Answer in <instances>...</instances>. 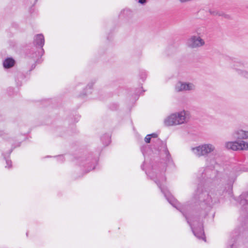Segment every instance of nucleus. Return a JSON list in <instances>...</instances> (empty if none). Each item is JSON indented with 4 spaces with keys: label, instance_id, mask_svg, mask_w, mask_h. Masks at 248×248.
Here are the masks:
<instances>
[{
    "label": "nucleus",
    "instance_id": "f257e3e1",
    "mask_svg": "<svg viewBox=\"0 0 248 248\" xmlns=\"http://www.w3.org/2000/svg\"><path fill=\"white\" fill-rule=\"evenodd\" d=\"M157 152L160 157V161L151 165L146 174L153 180L164 194L168 202L179 211L185 217L190 226L194 235L198 239L206 241L203 230V219L214 205L220 202L228 191L222 184L211 187L209 191L204 190V186L199 184L194 192L191 202L181 205L170 194L167 188L163 185L166 178L164 175L167 167H175L171 155L168 149L166 142L159 139L157 140ZM231 192L228 191L229 194Z\"/></svg>",
    "mask_w": 248,
    "mask_h": 248
},
{
    "label": "nucleus",
    "instance_id": "f03ea898",
    "mask_svg": "<svg viewBox=\"0 0 248 248\" xmlns=\"http://www.w3.org/2000/svg\"><path fill=\"white\" fill-rule=\"evenodd\" d=\"M238 202L241 205L239 220L244 228L242 235L248 238V192L243 193L238 198Z\"/></svg>",
    "mask_w": 248,
    "mask_h": 248
},
{
    "label": "nucleus",
    "instance_id": "7ed1b4c3",
    "mask_svg": "<svg viewBox=\"0 0 248 248\" xmlns=\"http://www.w3.org/2000/svg\"><path fill=\"white\" fill-rule=\"evenodd\" d=\"M99 154L93 155L89 153L78 159L79 165L83 168V171L87 173L95 169L99 160Z\"/></svg>",
    "mask_w": 248,
    "mask_h": 248
},
{
    "label": "nucleus",
    "instance_id": "20e7f679",
    "mask_svg": "<svg viewBox=\"0 0 248 248\" xmlns=\"http://www.w3.org/2000/svg\"><path fill=\"white\" fill-rule=\"evenodd\" d=\"M193 153L197 156H207L209 154H213L215 147L211 144H203L191 149Z\"/></svg>",
    "mask_w": 248,
    "mask_h": 248
},
{
    "label": "nucleus",
    "instance_id": "39448f33",
    "mask_svg": "<svg viewBox=\"0 0 248 248\" xmlns=\"http://www.w3.org/2000/svg\"><path fill=\"white\" fill-rule=\"evenodd\" d=\"M219 172L215 169L210 168H206L202 173V177L205 183L214 182L217 181Z\"/></svg>",
    "mask_w": 248,
    "mask_h": 248
},
{
    "label": "nucleus",
    "instance_id": "423d86ee",
    "mask_svg": "<svg viewBox=\"0 0 248 248\" xmlns=\"http://www.w3.org/2000/svg\"><path fill=\"white\" fill-rule=\"evenodd\" d=\"M205 42L200 37L192 36L187 41V46L192 48H197L203 46Z\"/></svg>",
    "mask_w": 248,
    "mask_h": 248
},
{
    "label": "nucleus",
    "instance_id": "0eeeda50",
    "mask_svg": "<svg viewBox=\"0 0 248 248\" xmlns=\"http://www.w3.org/2000/svg\"><path fill=\"white\" fill-rule=\"evenodd\" d=\"M195 89V86L192 83L179 81L175 85V90L177 92L191 91L194 90Z\"/></svg>",
    "mask_w": 248,
    "mask_h": 248
},
{
    "label": "nucleus",
    "instance_id": "6e6552de",
    "mask_svg": "<svg viewBox=\"0 0 248 248\" xmlns=\"http://www.w3.org/2000/svg\"><path fill=\"white\" fill-rule=\"evenodd\" d=\"M241 236L240 231L238 230H234L231 234V239L228 243V247L229 248H233L235 246L237 241Z\"/></svg>",
    "mask_w": 248,
    "mask_h": 248
},
{
    "label": "nucleus",
    "instance_id": "1a4fd4ad",
    "mask_svg": "<svg viewBox=\"0 0 248 248\" xmlns=\"http://www.w3.org/2000/svg\"><path fill=\"white\" fill-rule=\"evenodd\" d=\"M140 150L145 158V160L140 167L143 170H144V164L145 161L147 160V158L149 156H151L152 154H153V151L148 145L145 144L141 146Z\"/></svg>",
    "mask_w": 248,
    "mask_h": 248
},
{
    "label": "nucleus",
    "instance_id": "9d476101",
    "mask_svg": "<svg viewBox=\"0 0 248 248\" xmlns=\"http://www.w3.org/2000/svg\"><path fill=\"white\" fill-rule=\"evenodd\" d=\"M240 171H248V168L241 166H235L232 168V170L229 174L231 181H234L237 177V173Z\"/></svg>",
    "mask_w": 248,
    "mask_h": 248
},
{
    "label": "nucleus",
    "instance_id": "9b49d317",
    "mask_svg": "<svg viewBox=\"0 0 248 248\" xmlns=\"http://www.w3.org/2000/svg\"><path fill=\"white\" fill-rule=\"evenodd\" d=\"M36 67L35 63H33L31 66L30 67V69L27 70H23L22 72H19L17 73V77L16 78V82L17 86H21L22 85V82L21 81L19 80V78L20 79H24L25 78H26V76L25 75V74H28V72H30L31 71H32L33 69H34Z\"/></svg>",
    "mask_w": 248,
    "mask_h": 248
},
{
    "label": "nucleus",
    "instance_id": "f8f14e48",
    "mask_svg": "<svg viewBox=\"0 0 248 248\" xmlns=\"http://www.w3.org/2000/svg\"><path fill=\"white\" fill-rule=\"evenodd\" d=\"M96 80L95 78L92 79L89 83L87 84L86 88L83 90L82 93L79 94V97H84L85 96H87L92 92L93 87L96 82Z\"/></svg>",
    "mask_w": 248,
    "mask_h": 248
},
{
    "label": "nucleus",
    "instance_id": "ddd939ff",
    "mask_svg": "<svg viewBox=\"0 0 248 248\" xmlns=\"http://www.w3.org/2000/svg\"><path fill=\"white\" fill-rule=\"evenodd\" d=\"M20 145V142L18 143L17 145H12L11 149L8 151L7 153H2V155L3 156L4 159L5 160L7 166H5L6 168L8 167V168H10L12 167V161L10 159H9L8 158L9 157L10 154L13 152V150L16 147H19Z\"/></svg>",
    "mask_w": 248,
    "mask_h": 248
},
{
    "label": "nucleus",
    "instance_id": "4468645a",
    "mask_svg": "<svg viewBox=\"0 0 248 248\" xmlns=\"http://www.w3.org/2000/svg\"><path fill=\"white\" fill-rule=\"evenodd\" d=\"M173 114H176V118H175V121H178V122H176L177 125L184 124L186 122V112L185 110L174 113Z\"/></svg>",
    "mask_w": 248,
    "mask_h": 248
},
{
    "label": "nucleus",
    "instance_id": "2eb2a0df",
    "mask_svg": "<svg viewBox=\"0 0 248 248\" xmlns=\"http://www.w3.org/2000/svg\"><path fill=\"white\" fill-rule=\"evenodd\" d=\"M44 42L45 39L42 34H38L35 36L33 41L34 45L42 48V50L43 52L44 50L42 47L44 45Z\"/></svg>",
    "mask_w": 248,
    "mask_h": 248
},
{
    "label": "nucleus",
    "instance_id": "dca6fc26",
    "mask_svg": "<svg viewBox=\"0 0 248 248\" xmlns=\"http://www.w3.org/2000/svg\"><path fill=\"white\" fill-rule=\"evenodd\" d=\"M234 139L238 140L248 139V131L239 129L235 131L232 134Z\"/></svg>",
    "mask_w": 248,
    "mask_h": 248
},
{
    "label": "nucleus",
    "instance_id": "f3484780",
    "mask_svg": "<svg viewBox=\"0 0 248 248\" xmlns=\"http://www.w3.org/2000/svg\"><path fill=\"white\" fill-rule=\"evenodd\" d=\"M176 118V114H173V113L171 114L164 120V124L167 126L177 125L176 121H175V118ZM178 122V121H177V122Z\"/></svg>",
    "mask_w": 248,
    "mask_h": 248
},
{
    "label": "nucleus",
    "instance_id": "a211bd4d",
    "mask_svg": "<svg viewBox=\"0 0 248 248\" xmlns=\"http://www.w3.org/2000/svg\"><path fill=\"white\" fill-rule=\"evenodd\" d=\"M237 63L239 64V65H237L236 67L235 65H234L233 68L237 72L238 75L246 78H248V72L245 70L241 69V68H242L243 67L242 63Z\"/></svg>",
    "mask_w": 248,
    "mask_h": 248
},
{
    "label": "nucleus",
    "instance_id": "6ab92c4d",
    "mask_svg": "<svg viewBox=\"0 0 248 248\" xmlns=\"http://www.w3.org/2000/svg\"><path fill=\"white\" fill-rule=\"evenodd\" d=\"M225 147L233 151L239 150L238 141H228L225 143Z\"/></svg>",
    "mask_w": 248,
    "mask_h": 248
},
{
    "label": "nucleus",
    "instance_id": "aec40b11",
    "mask_svg": "<svg viewBox=\"0 0 248 248\" xmlns=\"http://www.w3.org/2000/svg\"><path fill=\"white\" fill-rule=\"evenodd\" d=\"M101 140L104 146H107L110 143V136L109 134H105L101 137Z\"/></svg>",
    "mask_w": 248,
    "mask_h": 248
},
{
    "label": "nucleus",
    "instance_id": "412c9836",
    "mask_svg": "<svg viewBox=\"0 0 248 248\" xmlns=\"http://www.w3.org/2000/svg\"><path fill=\"white\" fill-rule=\"evenodd\" d=\"M239 150H248V142L244 140L238 141Z\"/></svg>",
    "mask_w": 248,
    "mask_h": 248
},
{
    "label": "nucleus",
    "instance_id": "4be33fe9",
    "mask_svg": "<svg viewBox=\"0 0 248 248\" xmlns=\"http://www.w3.org/2000/svg\"><path fill=\"white\" fill-rule=\"evenodd\" d=\"M147 76V72L144 70H140L139 72V77L142 80V82H144Z\"/></svg>",
    "mask_w": 248,
    "mask_h": 248
},
{
    "label": "nucleus",
    "instance_id": "5701e85b",
    "mask_svg": "<svg viewBox=\"0 0 248 248\" xmlns=\"http://www.w3.org/2000/svg\"><path fill=\"white\" fill-rule=\"evenodd\" d=\"M139 88H136L134 92L132 93V95H135L136 96H137L138 97L139 96L140 94V89H142V84L141 83L139 85Z\"/></svg>",
    "mask_w": 248,
    "mask_h": 248
},
{
    "label": "nucleus",
    "instance_id": "b1692460",
    "mask_svg": "<svg viewBox=\"0 0 248 248\" xmlns=\"http://www.w3.org/2000/svg\"><path fill=\"white\" fill-rule=\"evenodd\" d=\"M209 12L210 13V14L213 16H223L224 15V13L223 12H219L218 11H213L210 10Z\"/></svg>",
    "mask_w": 248,
    "mask_h": 248
},
{
    "label": "nucleus",
    "instance_id": "393cba45",
    "mask_svg": "<svg viewBox=\"0 0 248 248\" xmlns=\"http://www.w3.org/2000/svg\"><path fill=\"white\" fill-rule=\"evenodd\" d=\"M3 68L8 69L14 66L16 63H2Z\"/></svg>",
    "mask_w": 248,
    "mask_h": 248
},
{
    "label": "nucleus",
    "instance_id": "a878e982",
    "mask_svg": "<svg viewBox=\"0 0 248 248\" xmlns=\"http://www.w3.org/2000/svg\"><path fill=\"white\" fill-rule=\"evenodd\" d=\"M118 108V105L115 103H112L109 106V108L111 110H116Z\"/></svg>",
    "mask_w": 248,
    "mask_h": 248
},
{
    "label": "nucleus",
    "instance_id": "bb28decb",
    "mask_svg": "<svg viewBox=\"0 0 248 248\" xmlns=\"http://www.w3.org/2000/svg\"><path fill=\"white\" fill-rule=\"evenodd\" d=\"M57 160L60 162H63L65 160L64 157L63 155H59L57 156Z\"/></svg>",
    "mask_w": 248,
    "mask_h": 248
},
{
    "label": "nucleus",
    "instance_id": "cd10ccee",
    "mask_svg": "<svg viewBox=\"0 0 248 248\" xmlns=\"http://www.w3.org/2000/svg\"><path fill=\"white\" fill-rule=\"evenodd\" d=\"M3 62H16L13 58L9 57L5 59Z\"/></svg>",
    "mask_w": 248,
    "mask_h": 248
},
{
    "label": "nucleus",
    "instance_id": "c85d7f7f",
    "mask_svg": "<svg viewBox=\"0 0 248 248\" xmlns=\"http://www.w3.org/2000/svg\"><path fill=\"white\" fill-rule=\"evenodd\" d=\"M151 137L148 134L145 137L144 140L146 143H149L151 141Z\"/></svg>",
    "mask_w": 248,
    "mask_h": 248
},
{
    "label": "nucleus",
    "instance_id": "c756f323",
    "mask_svg": "<svg viewBox=\"0 0 248 248\" xmlns=\"http://www.w3.org/2000/svg\"><path fill=\"white\" fill-rule=\"evenodd\" d=\"M149 135L151 137V138H156L158 136V135L155 133H153L149 134Z\"/></svg>",
    "mask_w": 248,
    "mask_h": 248
},
{
    "label": "nucleus",
    "instance_id": "7c9ffc66",
    "mask_svg": "<svg viewBox=\"0 0 248 248\" xmlns=\"http://www.w3.org/2000/svg\"><path fill=\"white\" fill-rule=\"evenodd\" d=\"M211 166H213L214 164H216V161L215 158H214L213 159H212L211 160Z\"/></svg>",
    "mask_w": 248,
    "mask_h": 248
},
{
    "label": "nucleus",
    "instance_id": "2f4dec72",
    "mask_svg": "<svg viewBox=\"0 0 248 248\" xmlns=\"http://www.w3.org/2000/svg\"><path fill=\"white\" fill-rule=\"evenodd\" d=\"M146 2V0H139V2L140 4H144Z\"/></svg>",
    "mask_w": 248,
    "mask_h": 248
},
{
    "label": "nucleus",
    "instance_id": "473e14b6",
    "mask_svg": "<svg viewBox=\"0 0 248 248\" xmlns=\"http://www.w3.org/2000/svg\"><path fill=\"white\" fill-rule=\"evenodd\" d=\"M222 16H224L225 18H227V19L231 18V17L229 15L225 14L224 13V15Z\"/></svg>",
    "mask_w": 248,
    "mask_h": 248
},
{
    "label": "nucleus",
    "instance_id": "72a5a7b5",
    "mask_svg": "<svg viewBox=\"0 0 248 248\" xmlns=\"http://www.w3.org/2000/svg\"><path fill=\"white\" fill-rule=\"evenodd\" d=\"M60 128H58V129H57V131H60Z\"/></svg>",
    "mask_w": 248,
    "mask_h": 248
},
{
    "label": "nucleus",
    "instance_id": "f704fd0d",
    "mask_svg": "<svg viewBox=\"0 0 248 248\" xmlns=\"http://www.w3.org/2000/svg\"><path fill=\"white\" fill-rule=\"evenodd\" d=\"M142 92H145V90H144L142 89Z\"/></svg>",
    "mask_w": 248,
    "mask_h": 248
},
{
    "label": "nucleus",
    "instance_id": "c9c22d12",
    "mask_svg": "<svg viewBox=\"0 0 248 248\" xmlns=\"http://www.w3.org/2000/svg\"><path fill=\"white\" fill-rule=\"evenodd\" d=\"M230 186V187H231V189H232V186Z\"/></svg>",
    "mask_w": 248,
    "mask_h": 248
}]
</instances>
